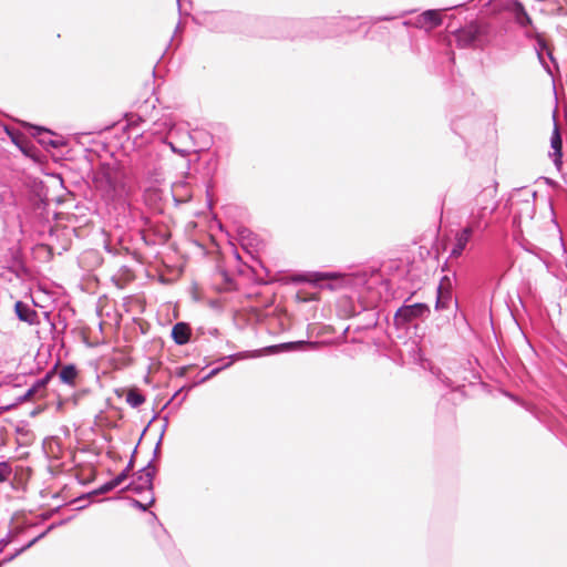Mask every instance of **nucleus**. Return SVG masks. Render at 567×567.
<instances>
[{
  "label": "nucleus",
  "mask_w": 567,
  "mask_h": 567,
  "mask_svg": "<svg viewBox=\"0 0 567 567\" xmlns=\"http://www.w3.org/2000/svg\"><path fill=\"white\" fill-rule=\"evenodd\" d=\"M24 551H25V549H24L23 547H20V548H18V549H16V550L11 554V556L16 559L18 556H20V555H21L22 553H24Z\"/></svg>",
  "instance_id": "obj_62"
},
{
  "label": "nucleus",
  "mask_w": 567,
  "mask_h": 567,
  "mask_svg": "<svg viewBox=\"0 0 567 567\" xmlns=\"http://www.w3.org/2000/svg\"><path fill=\"white\" fill-rule=\"evenodd\" d=\"M296 297L301 302H309L317 299L315 296L305 295L302 291H298Z\"/></svg>",
  "instance_id": "obj_45"
},
{
  "label": "nucleus",
  "mask_w": 567,
  "mask_h": 567,
  "mask_svg": "<svg viewBox=\"0 0 567 567\" xmlns=\"http://www.w3.org/2000/svg\"><path fill=\"white\" fill-rule=\"evenodd\" d=\"M204 24L213 31L226 32L237 19V14L230 11H215L204 14Z\"/></svg>",
  "instance_id": "obj_11"
},
{
  "label": "nucleus",
  "mask_w": 567,
  "mask_h": 567,
  "mask_svg": "<svg viewBox=\"0 0 567 567\" xmlns=\"http://www.w3.org/2000/svg\"><path fill=\"white\" fill-rule=\"evenodd\" d=\"M219 274L223 277L226 289H233L235 287V280L233 276L226 269H219Z\"/></svg>",
  "instance_id": "obj_35"
},
{
  "label": "nucleus",
  "mask_w": 567,
  "mask_h": 567,
  "mask_svg": "<svg viewBox=\"0 0 567 567\" xmlns=\"http://www.w3.org/2000/svg\"><path fill=\"white\" fill-rule=\"evenodd\" d=\"M547 58L549 59V61L553 63V65L558 69V62L556 60V58L554 56V53H553V49L548 50V52L546 53Z\"/></svg>",
  "instance_id": "obj_52"
},
{
  "label": "nucleus",
  "mask_w": 567,
  "mask_h": 567,
  "mask_svg": "<svg viewBox=\"0 0 567 567\" xmlns=\"http://www.w3.org/2000/svg\"><path fill=\"white\" fill-rule=\"evenodd\" d=\"M219 168V155L217 153H208L203 159L202 175L205 178L206 193L209 197L210 190L215 187V176Z\"/></svg>",
  "instance_id": "obj_13"
},
{
  "label": "nucleus",
  "mask_w": 567,
  "mask_h": 567,
  "mask_svg": "<svg viewBox=\"0 0 567 567\" xmlns=\"http://www.w3.org/2000/svg\"><path fill=\"white\" fill-rule=\"evenodd\" d=\"M358 282L364 286L365 292L369 296L360 293L357 300L351 297L343 298L340 300V308L349 317H360V322L357 328L358 330H369L379 324L381 311L377 308L379 301L383 298L381 292H375L373 289L375 286L383 287L386 292V296L384 297L386 301L391 295V281L390 279H384L379 272L373 271L371 275H368L367 272L359 275Z\"/></svg>",
  "instance_id": "obj_1"
},
{
  "label": "nucleus",
  "mask_w": 567,
  "mask_h": 567,
  "mask_svg": "<svg viewBox=\"0 0 567 567\" xmlns=\"http://www.w3.org/2000/svg\"><path fill=\"white\" fill-rule=\"evenodd\" d=\"M182 392H184V388H178L172 395V398L163 405L162 410L166 409L169 404H172L173 401L177 399Z\"/></svg>",
  "instance_id": "obj_49"
},
{
  "label": "nucleus",
  "mask_w": 567,
  "mask_h": 567,
  "mask_svg": "<svg viewBox=\"0 0 567 567\" xmlns=\"http://www.w3.org/2000/svg\"><path fill=\"white\" fill-rule=\"evenodd\" d=\"M142 239L144 240V243L146 245H154L155 241L153 239H151L148 236H146L145 234H142Z\"/></svg>",
  "instance_id": "obj_64"
},
{
  "label": "nucleus",
  "mask_w": 567,
  "mask_h": 567,
  "mask_svg": "<svg viewBox=\"0 0 567 567\" xmlns=\"http://www.w3.org/2000/svg\"><path fill=\"white\" fill-rule=\"evenodd\" d=\"M550 49H551L550 43L543 35L538 37V39H536L535 51H536L537 59H538L540 65L543 66V69L546 71V73L549 74L550 76H554L549 64L545 60V54Z\"/></svg>",
  "instance_id": "obj_24"
},
{
  "label": "nucleus",
  "mask_w": 567,
  "mask_h": 567,
  "mask_svg": "<svg viewBox=\"0 0 567 567\" xmlns=\"http://www.w3.org/2000/svg\"><path fill=\"white\" fill-rule=\"evenodd\" d=\"M525 29V37L530 40L538 39V37H542L543 34L538 32L537 28L533 23V27L524 28Z\"/></svg>",
  "instance_id": "obj_39"
},
{
  "label": "nucleus",
  "mask_w": 567,
  "mask_h": 567,
  "mask_svg": "<svg viewBox=\"0 0 567 567\" xmlns=\"http://www.w3.org/2000/svg\"><path fill=\"white\" fill-rule=\"evenodd\" d=\"M13 310L17 318L22 322H25L30 326L40 323L39 313L29 303L24 301H16Z\"/></svg>",
  "instance_id": "obj_18"
},
{
  "label": "nucleus",
  "mask_w": 567,
  "mask_h": 567,
  "mask_svg": "<svg viewBox=\"0 0 567 567\" xmlns=\"http://www.w3.org/2000/svg\"><path fill=\"white\" fill-rule=\"evenodd\" d=\"M258 355L257 351L249 352V351H240L236 352L229 355L220 357L216 361H225L224 364L213 368L207 374L202 377L199 380L194 381V385H200L216 375H218L224 370L230 368L236 361L247 359V358H256Z\"/></svg>",
  "instance_id": "obj_10"
},
{
  "label": "nucleus",
  "mask_w": 567,
  "mask_h": 567,
  "mask_svg": "<svg viewBox=\"0 0 567 567\" xmlns=\"http://www.w3.org/2000/svg\"><path fill=\"white\" fill-rule=\"evenodd\" d=\"M306 341L303 340H300V341H296V342H286V343H282L281 346L282 347H286V348H295L296 346H301Z\"/></svg>",
  "instance_id": "obj_55"
},
{
  "label": "nucleus",
  "mask_w": 567,
  "mask_h": 567,
  "mask_svg": "<svg viewBox=\"0 0 567 567\" xmlns=\"http://www.w3.org/2000/svg\"><path fill=\"white\" fill-rule=\"evenodd\" d=\"M162 443H163V439L162 437H158L156 444H155V447L153 450V457H152V464L156 461H158L162 456Z\"/></svg>",
  "instance_id": "obj_40"
},
{
  "label": "nucleus",
  "mask_w": 567,
  "mask_h": 567,
  "mask_svg": "<svg viewBox=\"0 0 567 567\" xmlns=\"http://www.w3.org/2000/svg\"><path fill=\"white\" fill-rule=\"evenodd\" d=\"M125 401L131 408L137 409L145 403L146 396L138 389H131L126 393Z\"/></svg>",
  "instance_id": "obj_28"
},
{
  "label": "nucleus",
  "mask_w": 567,
  "mask_h": 567,
  "mask_svg": "<svg viewBox=\"0 0 567 567\" xmlns=\"http://www.w3.org/2000/svg\"><path fill=\"white\" fill-rule=\"evenodd\" d=\"M47 536V533L43 530L42 533H40L38 536H35L34 538H32L31 540H29L25 545H23L22 547L28 550L29 548H31L32 546H34L39 540H41L42 538H44Z\"/></svg>",
  "instance_id": "obj_42"
},
{
  "label": "nucleus",
  "mask_w": 567,
  "mask_h": 567,
  "mask_svg": "<svg viewBox=\"0 0 567 567\" xmlns=\"http://www.w3.org/2000/svg\"><path fill=\"white\" fill-rule=\"evenodd\" d=\"M409 300L410 298L404 301L393 316V323L396 329H403L416 320H423L427 318L431 312L427 303L414 302L409 305Z\"/></svg>",
  "instance_id": "obj_9"
},
{
  "label": "nucleus",
  "mask_w": 567,
  "mask_h": 567,
  "mask_svg": "<svg viewBox=\"0 0 567 567\" xmlns=\"http://www.w3.org/2000/svg\"><path fill=\"white\" fill-rule=\"evenodd\" d=\"M372 270L370 275L373 272ZM379 272L384 279H386L382 272L389 276H398L399 278H405L409 274L406 265L402 260H391L388 264L383 265L382 271L375 270Z\"/></svg>",
  "instance_id": "obj_23"
},
{
  "label": "nucleus",
  "mask_w": 567,
  "mask_h": 567,
  "mask_svg": "<svg viewBox=\"0 0 567 567\" xmlns=\"http://www.w3.org/2000/svg\"><path fill=\"white\" fill-rule=\"evenodd\" d=\"M168 424H169V421H168V415H165L163 417V424H162V429H161V433H159V437L164 439V435H165V432L168 427Z\"/></svg>",
  "instance_id": "obj_50"
},
{
  "label": "nucleus",
  "mask_w": 567,
  "mask_h": 567,
  "mask_svg": "<svg viewBox=\"0 0 567 567\" xmlns=\"http://www.w3.org/2000/svg\"><path fill=\"white\" fill-rule=\"evenodd\" d=\"M23 402H24V399H22V395H19L13 403L3 406L2 410L3 411H11V410L16 409L18 405H20Z\"/></svg>",
  "instance_id": "obj_44"
},
{
  "label": "nucleus",
  "mask_w": 567,
  "mask_h": 567,
  "mask_svg": "<svg viewBox=\"0 0 567 567\" xmlns=\"http://www.w3.org/2000/svg\"><path fill=\"white\" fill-rule=\"evenodd\" d=\"M461 49L484 50L493 47L505 50L508 44L506 27L495 20L477 19L452 30Z\"/></svg>",
  "instance_id": "obj_2"
},
{
  "label": "nucleus",
  "mask_w": 567,
  "mask_h": 567,
  "mask_svg": "<svg viewBox=\"0 0 567 567\" xmlns=\"http://www.w3.org/2000/svg\"><path fill=\"white\" fill-rule=\"evenodd\" d=\"M279 25L286 30L285 37L307 40H326L338 38L339 24L337 17L310 19H282Z\"/></svg>",
  "instance_id": "obj_3"
},
{
  "label": "nucleus",
  "mask_w": 567,
  "mask_h": 567,
  "mask_svg": "<svg viewBox=\"0 0 567 567\" xmlns=\"http://www.w3.org/2000/svg\"><path fill=\"white\" fill-rule=\"evenodd\" d=\"M123 491L132 492L134 494H142L143 492L147 491V488L144 487L142 483L133 480L123 488Z\"/></svg>",
  "instance_id": "obj_33"
},
{
  "label": "nucleus",
  "mask_w": 567,
  "mask_h": 567,
  "mask_svg": "<svg viewBox=\"0 0 567 567\" xmlns=\"http://www.w3.org/2000/svg\"><path fill=\"white\" fill-rule=\"evenodd\" d=\"M302 276L305 277L303 280H306L315 286H318L320 288H329V289L334 288L333 284H332V277H333L332 272L316 271V272H308Z\"/></svg>",
  "instance_id": "obj_22"
},
{
  "label": "nucleus",
  "mask_w": 567,
  "mask_h": 567,
  "mask_svg": "<svg viewBox=\"0 0 567 567\" xmlns=\"http://www.w3.org/2000/svg\"><path fill=\"white\" fill-rule=\"evenodd\" d=\"M155 496L154 494L152 493V496L150 498V501L147 503H142L141 501L136 499V498H133V497H130L128 498V502H130V505L141 512H146L147 511V507L153 505L155 503Z\"/></svg>",
  "instance_id": "obj_31"
},
{
  "label": "nucleus",
  "mask_w": 567,
  "mask_h": 567,
  "mask_svg": "<svg viewBox=\"0 0 567 567\" xmlns=\"http://www.w3.org/2000/svg\"><path fill=\"white\" fill-rule=\"evenodd\" d=\"M158 417V413H154V415L152 416L151 421L147 423V425L143 429L142 433H141V436L138 439V442L137 444L141 443L143 436L145 435V433L147 432L148 427L151 426L152 422H154L156 419ZM137 447L138 445H136L131 454V457L128 460V463L127 465L115 476L113 477L112 480L103 483L101 486H99L97 488L91 491V492H87V493H82L80 496L73 498L72 501H70L69 504H78V503H83L84 499L89 498L90 496L92 495H100V494H106L113 489H115L117 486H120L123 482H125L127 480V477L130 476V473L132 472L134 465H135V460H136V454H137Z\"/></svg>",
  "instance_id": "obj_7"
},
{
  "label": "nucleus",
  "mask_w": 567,
  "mask_h": 567,
  "mask_svg": "<svg viewBox=\"0 0 567 567\" xmlns=\"http://www.w3.org/2000/svg\"><path fill=\"white\" fill-rule=\"evenodd\" d=\"M443 17L440 10L427 9L416 17L414 25L417 28L429 27L431 29L441 27Z\"/></svg>",
  "instance_id": "obj_20"
},
{
  "label": "nucleus",
  "mask_w": 567,
  "mask_h": 567,
  "mask_svg": "<svg viewBox=\"0 0 567 567\" xmlns=\"http://www.w3.org/2000/svg\"><path fill=\"white\" fill-rule=\"evenodd\" d=\"M14 558L10 555L6 556L4 558H2L0 560V567H3L4 565H7L8 563H11Z\"/></svg>",
  "instance_id": "obj_57"
},
{
  "label": "nucleus",
  "mask_w": 567,
  "mask_h": 567,
  "mask_svg": "<svg viewBox=\"0 0 567 567\" xmlns=\"http://www.w3.org/2000/svg\"><path fill=\"white\" fill-rule=\"evenodd\" d=\"M396 18L398 17H395V16H379V17L371 18V22L375 24V23L381 22V21H391V20H394Z\"/></svg>",
  "instance_id": "obj_47"
},
{
  "label": "nucleus",
  "mask_w": 567,
  "mask_h": 567,
  "mask_svg": "<svg viewBox=\"0 0 567 567\" xmlns=\"http://www.w3.org/2000/svg\"><path fill=\"white\" fill-rule=\"evenodd\" d=\"M158 473V466L152 465V461L138 470L134 475V481L142 483L144 487L147 488L148 492H154V478Z\"/></svg>",
  "instance_id": "obj_17"
},
{
  "label": "nucleus",
  "mask_w": 567,
  "mask_h": 567,
  "mask_svg": "<svg viewBox=\"0 0 567 567\" xmlns=\"http://www.w3.org/2000/svg\"><path fill=\"white\" fill-rule=\"evenodd\" d=\"M209 306L213 308V309H221V303L218 299H213L209 301Z\"/></svg>",
  "instance_id": "obj_56"
},
{
  "label": "nucleus",
  "mask_w": 567,
  "mask_h": 567,
  "mask_svg": "<svg viewBox=\"0 0 567 567\" xmlns=\"http://www.w3.org/2000/svg\"><path fill=\"white\" fill-rule=\"evenodd\" d=\"M50 203L47 193L43 189L42 182L35 184L30 190L25 214L38 225L39 231H48L50 235L54 233V225L50 223Z\"/></svg>",
  "instance_id": "obj_5"
},
{
  "label": "nucleus",
  "mask_w": 567,
  "mask_h": 567,
  "mask_svg": "<svg viewBox=\"0 0 567 567\" xmlns=\"http://www.w3.org/2000/svg\"><path fill=\"white\" fill-rule=\"evenodd\" d=\"M506 9L519 28L533 27V19L520 0H508Z\"/></svg>",
  "instance_id": "obj_15"
},
{
  "label": "nucleus",
  "mask_w": 567,
  "mask_h": 567,
  "mask_svg": "<svg viewBox=\"0 0 567 567\" xmlns=\"http://www.w3.org/2000/svg\"><path fill=\"white\" fill-rule=\"evenodd\" d=\"M550 146L553 148V153L563 152V137L556 124L554 125L550 136Z\"/></svg>",
  "instance_id": "obj_30"
},
{
  "label": "nucleus",
  "mask_w": 567,
  "mask_h": 567,
  "mask_svg": "<svg viewBox=\"0 0 567 567\" xmlns=\"http://www.w3.org/2000/svg\"><path fill=\"white\" fill-rule=\"evenodd\" d=\"M480 227V223H473L465 227H463L461 230H458L455 235V241L453 244V247L451 249V257L458 258L463 255L464 250L466 249L468 243L472 240L474 231L476 228Z\"/></svg>",
  "instance_id": "obj_14"
},
{
  "label": "nucleus",
  "mask_w": 567,
  "mask_h": 567,
  "mask_svg": "<svg viewBox=\"0 0 567 567\" xmlns=\"http://www.w3.org/2000/svg\"><path fill=\"white\" fill-rule=\"evenodd\" d=\"M184 137L190 143L192 148L196 150L195 153L208 151L213 143L212 135L204 130L187 131L184 133Z\"/></svg>",
  "instance_id": "obj_16"
},
{
  "label": "nucleus",
  "mask_w": 567,
  "mask_h": 567,
  "mask_svg": "<svg viewBox=\"0 0 567 567\" xmlns=\"http://www.w3.org/2000/svg\"><path fill=\"white\" fill-rule=\"evenodd\" d=\"M29 132L47 150H58L64 145L61 138L55 137V134L44 126L31 124Z\"/></svg>",
  "instance_id": "obj_12"
},
{
  "label": "nucleus",
  "mask_w": 567,
  "mask_h": 567,
  "mask_svg": "<svg viewBox=\"0 0 567 567\" xmlns=\"http://www.w3.org/2000/svg\"><path fill=\"white\" fill-rule=\"evenodd\" d=\"M104 249L106 252H109L111 255H114V256L120 255V249L114 247L110 241H105Z\"/></svg>",
  "instance_id": "obj_46"
},
{
  "label": "nucleus",
  "mask_w": 567,
  "mask_h": 567,
  "mask_svg": "<svg viewBox=\"0 0 567 567\" xmlns=\"http://www.w3.org/2000/svg\"><path fill=\"white\" fill-rule=\"evenodd\" d=\"M175 130V123L169 117H163L153 123L152 132L153 134L159 135L162 143L169 146L174 154H177L182 157L188 156L190 153L196 152L195 148H192L190 143L185 140L184 134L181 138L182 146H177L174 142L169 141L168 136H163L164 133L172 135Z\"/></svg>",
  "instance_id": "obj_8"
},
{
  "label": "nucleus",
  "mask_w": 567,
  "mask_h": 567,
  "mask_svg": "<svg viewBox=\"0 0 567 567\" xmlns=\"http://www.w3.org/2000/svg\"><path fill=\"white\" fill-rule=\"evenodd\" d=\"M24 551H25V549H24L23 547H20V548H18V549H16V550L11 554V556L16 559L18 556H20V555H21L22 553H24Z\"/></svg>",
  "instance_id": "obj_60"
},
{
  "label": "nucleus",
  "mask_w": 567,
  "mask_h": 567,
  "mask_svg": "<svg viewBox=\"0 0 567 567\" xmlns=\"http://www.w3.org/2000/svg\"><path fill=\"white\" fill-rule=\"evenodd\" d=\"M11 142L21 151L24 156L29 158H35L38 150L29 138L24 137L16 131L14 135L11 136Z\"/></svg>",
  "instance_id": "obj_21"
},
{
  "label": "nucleus",
  "mask_w": 567,
  "mask_h": 567,
  "mask_svg": "<svg viewBox=\"0 0 567 567\" xmlns=\"http://www.w3.org/2000/svg\"><path fill=\"white\" fill-rule=\"evenodd\" d=\"M12 474V467L8 461L0 462V483H6L9 481Z\"/></svg>",
  "instance_id": "obj_32"
},
{
  "label": "nucleus",
  "mask_w": 567,
  "mask_h": 567,
  "mask_svg": "<svg viewBox=\"0 0 567 567\" xmlns=\"http://www.w3.org/2000/svg\"><path fill=\"white\" fill-rule=\"evenodd\" d=\"M14 272L18 277H24L29 275V269L21 260L14 258Z\"/></svg>",
  "instance_id": "obj_36"
},
{
  "label": "nucleus",
  "mask_w": 567,
  "mask_h": 567,
  "mask_svg": "<svg viewBox=\"0 0 567 567\" xmlns=\"http://www.w3.org/2000/svg\"><path fill=\"white\" fill-rule=\"evenodd\" d=\"M193 337V329L189 322L178 321L171 330V338L177 346H185L190 342Z\"/></svg>",
  "instance_id": "obj_19"
},
{
  "label": "nucleus",
  "mask_w": 567,
  "mask_h": 567,
  "mask_svg": "<svg viewBox=\"0 0 567 567\" xmlns=\"http://www.w3.org/2000/svg\"><path fill=\"white\" fill-rule=\"evenodd\" d=\"M194 365L193 364H189V365H182V367H178L175 371V375L177 378H186L187 377V372L189 371V369H192Z\"/></svg>",
  "instance_id": "obj_43"
},
{
  "label": "nucleus",
  "mask_w": 567,
  "mask_h": 567,
  "mask_svg": "<svg viewBox=\"0 0 567 567\" xmlns=\"http://www.w3.org/2000/svg\"><path fill=\"white\" fill-rule=\"evenodd\" d=\"M206 333V330L204 327H198L196 329V332H195V337H194V340H198L199 338H202L204 334Z\"/></svg>",
  "instance_id": "obj_54"
},
{
  "label": "nucleus",
  "mask_w": 567,
  "mask_h": 567,
  "mask_svg": "<svg viewBox=\"0 0 567 567\" xmlns=\"http://www.w3.org/2000/svg\"><path fill=\"white\" fill-rule=\"evenodd\" d=\"M89 176L106 199L118 200L127 195V174L117 163L100 162L91 167Z\"/></svg>",
  "instance_id": "obj_4"
},
{
  "label": "nucleus",
  "mask_w": 567,
  "mask_h": 567,
  "mask_svg": "<svg viewBox=\"0 0 567 567\" xmlns=\"http://www.w3.org/2000/svg\"><path fill=\"white\" fill-rule=\"evenodd\" d=\"M239 235H240V237H241V238H244V239H245V238H247L248 236H250V235H251V231H250L249 229H247V228H243V229L239 231Z\"/></svg>",
  "instance_id": "obj_58"
},
{
  "label": "nucleus",
  "mask_w": 567,
  "mask_h": 567,
  "mask_svg": "<svg viewBox=\"0 0 567 567\" xmlns=\"http://www.w3.org/2000/svg\"><path fill=\"white\" fill-rule=\"evenodd\" d=\"M553 158V163L555 165V167L560 171L561 167H563V152H557V153H550L549 154Z\"/></svg>",
  "instance_id": "obj_41"
},
{
  "label": "nucleus",
  "mask_w": 567,
  "mask_h": 567,
  "mask_svg": "<svg viewBox=\"0 0 567 567\" xmlns=\"http://www.w3.org/2000/svg\"><path fill=\"white\" fill-rule=\"evenodd\" d=\"M16 432H17L18 434H20V435H27V434H29V430H27V429H24V427H22V426H17V427H16Z\"/></svg>",
  "instance_id": "obj_59"
},
{
  "label": "nucleus",
  "mask_w": 567,
  "mask_h": 567,
  "mask_svg": "<svg viewBox=\"0 0 567 567\" xmlns=\"http://www.w3.org/2000/svg\"><path fill=\"white\" fill-rule=\"evenodd\" d=\"M337 21L339 24L338 37H342L346 33H349V34L354 33L362 25L361 23H357L355 18H351V17H347V16L337 17Z\"/></svg>",
  "instance_id": "obj_27"
},
{
  "label": "nucleus",
  "mask_w": 567,
  "mask_h": 567,
  "mask_svg": "<svg viewBox=\"0 0 567 567\" xmlns=\"http://www.w3.org/2000/svg\"><path fill=\"white\" fill-rule=\"evenodd\" d=\"M197 385H194V381L189 384H184L182 385L181 388H184V395L174 404L175 405V409H179L182 406V404L184 403V401L186 400L187 398V393L193 390L194 388H196Z\"/></svg>",
  "instance_id": "obj_38"
},
{
  "label": "nucleus",
  "mask_w": 567,
  "mask_h": 567,
  "mask_svg": "<svg viewBox=\"0 0 567 567\" xmlns=\"http://www.w3.org/2000/svg\"><path fill=\"white\" fill-rule=\"evenodd\" d=\"M55 370H56V364L52 369L47 371L42 378L35 380L34 383L32 384V388H34V390L37 392H41V391L45 390V388L48 386L50 381L55 377Z\"/></svg>",
  "instance_id": "obj_29"
},
{
  "label": "nucleus",
  "mask_w": 567,
  "mask_h": 567,
  "mask_svg": "<svg viewBox=\"0 0 567 567\" xmlns=\"http://www.w3.org/2000/svg\"><path fill=\"white\" fill-rule=\"evenodd\" d=\"M42 411H43V408L38 406V408L33 409L29 414H30V416L33 417V416H37L38 414H40Z\"/></svg>",
  "instance_id": "obj_63"
},
{
  "label": "nucleus",
  "mask_w": 567,
  "mask_h": 567,
  "mask_svg": "<svg viewBox=\"0 0 567 567\" xmlns=\"http://www.w3.org/2000/svg\"><path fill=\"white\" fill-rule=\"evenodd\" d=\"M73 519V516H70V517H66V518H63V519H60L59 522H54V523H51L45 529L44 532L48 534H50L52 530H54L55 528L58 527H61L65 524H68L69 522H71Z\"/></svg>",
  "instance_id": "obj_37"
},
{
  "label": "nucleus",
  "mask_w": 567,
  "mask_h": 567,
  "mask_svg": "<svg viewBox=\"0 0 567 567\" xmlns=\"http://www.w3.org/2000/svg\"><path fill=\"white\" fill-rule=\"evenodd\" d=\"M24 551H25V549H24L23 547H20V548H18V549H16V550L11 554V556L16 559L18 556H20V555H21L22 553H24Z\"/></svg>",
  "instance_id": "obj_61"
},
{
  "label": "nucleus",
  "mask_w": 567,
  "mask_h": 567,
  "mask_svg": "<svg viewBox=\"0 0 567 567\" xmlns=\"http://www.w3.org/2000/svg\"><path fill=\"white\" fill-rule=\"evenodd\" d=\"M456 280V272L452 276L445 275L441 278L440 285L436 288V300L434 309L436 311H449L454 320L458 318L466 321L465 313L460 309L458 300L454 297V281Z\"/></svg>",
  "instance_id": "obj_6"
},
{
  "label": "nucleus",
  "mask_w": 567,
  "mask_h": 567,
  "mask_svg": "<svg viewBox=\"0 0 567 567\" xmlns=\"http://www.w3.org/2000/svg\"><path fill=\"white\" fill-rule=\"evenodd\" d=\"M540 179H543L545 182V184L550 186V187H554V188L559 187V184L555 179H553L550 177L543 176V177H540Z\"/></svg>",
  "instance_id": "obj_51"
},
{
  "label": "nucleus",
  "mask_w": 567,
  "mask_h": 567,
  "mask_svg": "<svg viewBox=\"0 0 567 567\" xmlns=\"http://www.w3.org/2000/svg\"><path fill=\"white\" fill-rule=\"evenodd\" d=\"M44 317H45V319L50 323L52 339L55 342L62 341L63 334H64V332H65V330L68 328V323H66L65 319L62 318L61 315H58V321H52L50 319V313L49 312H45Z\"/></svg>",
  "instance_id": "obj_25"
},
{
  "label": "nucleus",
  "mask_w": 567,
  "mask_h": 567,
  "mask_svg": "<svg viewBox=\"0 0 567 567\" xmlns=\"http://www.w3.org/2000/svg\"><path fill=\"white\" fill-rule=\"evenodd\" d=\"M16 133V130L11 128L10 126L6 125L0 121V143L4 142L7 137L11 140V136H13Z\"/></svg>",
  "instance_id": "obj_34"
},
{
  "label": "nucleus",
  "mask_w": 567,
  "mask_h": 567,
  "mask_svg": "<svg viewBox=\"0 0 567 567\" xmlns=\"http://www.w3.org/2000/svg\"><path fill=\"white\" fill-rule=\"evenodd\" d=\"M37 391L34 390V388H32V385L22 394V399L28 400L30 396H32L33 394H35Z\"/></svg>",
  "instance_id": "obj_53"
},
{
  "label": "nucleus",
  "mask_w": 567,
  "mask_h": 567,
  "mask_svg": "<svg viewBox=\"0 0 567 567\" xmlns=\"http://www.w3.org/2000/svg\"><path fill=\"white\" fill-rule=\"evenodd\" d=\"M58 375L61 383L74 386L79 375V369L74 363H66L62 367Z\"/></svg>",
  "instance_id": "obj_26"
},
{
  "label": "nucleus",
  "mask_w": 567,
  "mask_h": 567,
  "mask_svg": "<svg viewBox=\"0 0 567 567\" xmlns=\"http://www.w3.org/2000/svg\"><path fill=\"white\" fill-rule=\"evenodd\" d=\"M11 543V533L0 539V554L4 550V548Z\"/></svg>",
  "instance_id": "obj_48"
}]
</instances>
